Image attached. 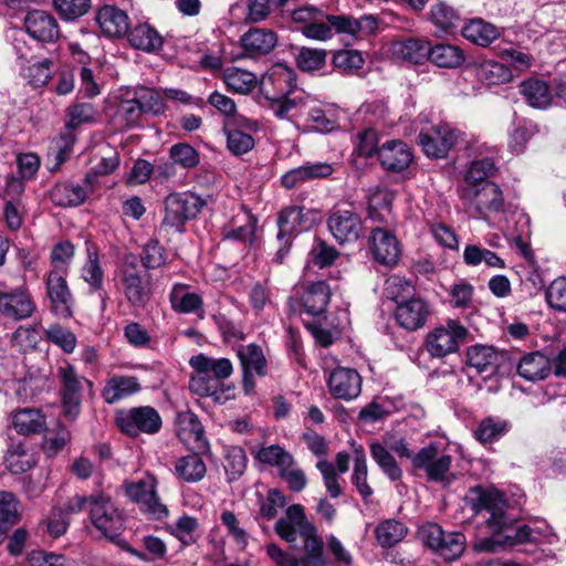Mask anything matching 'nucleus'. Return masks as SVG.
I'll use <instances>...</instances> for the list:
<instances>
[{"mask_svg":"<svg viewBox=\"0 0 566 566\" xmlns=\"http://www.w3.org/2000/svg\"><path fill=\"white\" fill-rule=\"evenodd\" d=\"M294 87V74L289 67L275 66L261 77L260 92L269 109L280 119H289L297 107L296 99L290 98Z\"/></svg>","mask_w":566,"mask_h":566,"instance_id":"4","label":"nucleus"},{"mask_svg":"<svg viewBox=\"0 0 566 566\" xmlns=\"http://www.w3.org/2000/svg\"><path fill=\"white\" fill-rule=\"evenodd\" d=\"M177 426L178 436L182 441L195 442L198 448L207 444L203 427L193 412H179L177 416Z\"/></svg>","mask_w":566,"mask_h":566,"instance_id":"39","label":"nucleus"},{"mask_svg":"<svg viewBox=\"0 0 566 566\" xmlns=\"http://www.w3.org/2000/svg\"><path fill=\"white\" fill-rule=\"evenodd\" d=\"M205 201L193 192H175L165 199V216L161 227L182 232L187 221L195 219Z\"/></svg>","mask_w":566,"mask_h":566,"instance_id":"7","label":"nucleus"},{"mask_svg":"<svg viewBox=\"0 0 566 566\" xmlns=\"http://www.w3.org/2000/svg\"><path fill=\"white\" fill-rule=\"evenodd\" d=\"M93 179L94 176L88 174L85 177L84 186L73 182L57 184L51 190V200L61 207L78 206L85 201L92 191Z\"/></svg>","mask_w":566,"mask_h":566,"instance_id":"29","label":"nucleus"},{"mask_svg":"<svg viewBox=\"0 0 566 566\" xmlns=\"http://www.w3.org/2000/svg\"><path fill=\"white\" fill-rule=\"evenodd\" d=\"M468 335L467 328L455 319L438 326L427 334L424 346L430 356L443 358L459 349L460 343Z\"/></svg>","mask_w":566,"mask_h":566,"instance_id":"11","label":"nucleus"},{"mask_svg":"<svg viewBox=\"0 0 566 566\" xmlns=\"http://www.w3.org/2000/svg\"><path fill=\"white\" fill-rule=\"evenodd\" d=\"M175 473L185 482L196 483L205 478L207 473V467L199 454L191 453L181 457L176 461Z\"/></svg>","mask_w":566,"mask_h":566,"instance_id":"42","label":"nucleus"},{"mask_svg":"<svg viewBox=\"0 0 566 566\" xmlns=\"http://www.w3.org/2000/svg\"><path fill=\"white\" fill-rule=\"evenodd\" d=\"M157 481L155 476L147 474L137 482L126 485L128 497L140 505V510L154 518L160 520L168 515L167 507L159 501L156 493Z\"/></svg>","mask_w":566,"mask_h":566,"instance_id":"17","label":"nucleus"},{"mask_svg":"<svg viewBox=\"0 0 566 566\" xmlns=\"http://www.w3.org/2000/svg\"><path fill=\"white\" fill-rule=\"evenodd\" d=\"M392 55L411 63H421L430 53V43L419 39L396 41L391 45Z\"/></svg>","mask_w":566,"mask_h":566,"instance_id":"36","label":"nucleus"},{"mask_svg":"<svg viewBox=\"0 0 566 566\" xmlns=\"http://www.w3.org/2000/svg\"><path fill=\"white\" fill-rule=\"evenodd\" d=\"M12 424L20 434L39 433L45 427V417L38 409L24 408L13 415Z\"/></svg>","mask_w":566,"mask_h":566,"instance_id":"45","label":"nucleus"},{"mask_svg":"<svg viewBox=\"0 0 566 566\" xmlns=\"http://www.w3.org/2000/svg\"><path fill=\"white\" fill-rule=\"evenodd\" d=\"M509 431V423L505 420L488 417L484 418L476 429L474 437L481 443L499 440Z\"/></svg>","mask_w":566,"mask_h":566,"instance_id":"52","label":"nucleus"},{"mask_svg":"<svg viewBox=\"0 0 566 566\" xmlns=\"http://www.w3.org/2000/svg\"><path fill=\"white\" fill-rule=\"evenodd\" d=\"M52 6L63 20L73 21L88 12L91 0H53Z\"/></svg>","mask_w":566,"mask_h":566,"instance_id":"56","label":"nucleus"},{"mask_svg":"<svg viewBox=\"0 0 566 566\" xmlns=\"http://www.w3.org/2000/svg\"><path fill=\"white\" fill-rule=\"evenodd\" d=\"M430 314V306L423 298L410 297L398 303L395 318L399 326L406 331L415 332L426 325Z\"/></svg>","mask_w":566,"mask_h":566,"instance_id":"20","label":"nucleus"},{"mask_svg":"<svg viewBox=\"0 0 566 566\" xmlns=\"http://www.w3.org/2000/svg\"><path fill=\"white\" fill-rule=\"evenodd\" d=\"M331 300V289L324 281H318L305 287L301 301L306 313L316 316L325 312Z\"/></svg>","mask_w":566,"mask_h":566,"instance_id":"32","label":"nucleus"},{"mask_svg":"<svg viewBox=\"0 0 566 566\" xmlns=\"http://www.w3.org/2000/svg\"><path fill=\"white\" fill-rule=\"evenodd\" d=\"M169 156L174 164L180 165L182 168H195L200 161L199 153L189 144L179 143L170 147Z\"/></svg>","mask_w":566,"mask_h":566,"instance_id":"63","label":"nucleus"},{"mask_svg":"<svg viewBox=\"0 0 566 566\" xmlns=\"http://www.w3.org/2000/svg\"><path fill=\"white\" fill-rule=\"evenodd\" d=\"M116 423L122 432L136 438L140 433L155 434L159 432L163 420L155 408L142 406L119 411L116 416Z\"/></svg>","mask_w":566,"mask_h":566,"instance_id":"10","label":"nucleus"},{"mask_svg":"<svg viewBox=\"0 0 566 566\" xmlns=\"http://www.w3.org/2000/svg\"><path fill=\"white\" fill-rule=\"evenodd\" d=\"M247 454L241 447L232 446L224 450V471L228 481H234L241 476L247 468Z\"/></svg>","mask_w":566,"mask_h":566,"instance_id":"54","label":"nucleus"},{"mask_svg":"<svg viewBox=\"0 0 566 566\" xmlns=\"http://www.w3.org/2000/svg\"><path fill=\"white\" fill-rule=\"evenodd\" d=\"M120 283L127 303L137 310L147 306L153 296V285L149 276L136 269L134 262H125L120 270Z\"/></svg>","mask_w":566,"mask_h":566,"instance_id":"14","label":"nucleus"},{"mask_svg":"<svg viewBox=\"0 0 566 566\" xmlns=\"http://www.w3.org/2000/svg\"><path fill=\"white\" fill-rule=\"evenodd\" d=\"M195 374L190 377L189 389L200 396H217L221 387V381L232 375L233 366L228 358H214L205 354L192 356L189 360Z\"/></svg>","mask_w":566,"mask_h":566,"instance_id":"5","label":"nucleus"},{"mask_svg":"<svg viewBox=\"0 0 566 566\" xmlns=\"http://www.w3.org/2000/svg\"><path fill=\"white\" fill-rule=\"evenodd\" d=\"M169 302L171 308L181 314L196 313L203 305L202 297L197 293L189 292L188 285L182 283H176L172 286L169 293Z\"/></svg>","mask_w":566,"mask_h":566,"instance_id":"35","label":"nucleus"},{"mask_svg":"<svg viewBox=\"0 0 566 566\" xmlns=\"http://www.w3.org/2000/svg\"><path fill=\"white\" fill-rule=\"evenodd\" d=\"M135 98L139 103L142 109L146 114L161 115L166 112L164 95L160 90L149 88L146 86L136 87L134 91Z\"/></svg>","mask_w":566,"mask_h":566,"instance_id":"48","label":"nucleus"},{"mask_svg":"<svg viewBox=\"0 0 566 566\" xmlns=\"http://www.w3.org/2000/svg\"><path fill=\"white\" fill-rule=\"evenodd\" d=\"M465 500L474 514H486V527L492 533L489 537L478 539L474 549L493 552L496 547L515 546L538 538V533L527 525L512 527L514 518L507 515L506 501L499 492L474 488Z\"/></svg>","mask_w":566,"mask_h":566,"instance_id":"1","label":"nucleus"},{"mask_svg":"<svg viewBox=\"0 0 566 566\" xmlns=\"http://www.w3.org/2000/svg\"><path fill=\"white\" fill-rule=\"evenodd\" d=\"M244 8L247 10L244 19L250 23L265 20L273 10L277 9L273 6V0H242V4L237 2L231 7V13L237 14Z\"/></svg>","mask_w":566,"mask_h":566,"instance_id":"50","label":"nucleus"},{"mask_svg":"<svg viewBox=\"0 0 566 566\" xmlns=\"http://www.w3.org/2000/svg\"><path fill=\"white\" fill-rule=\"evenodd\" d=\"M127 39L133 48L148 53L160 50L164 44L163 36L148 22H139L128 29Z\"/></svg>","mask_w":566,"mask_h":566,"instance_id":"31","label":"nucleus"},{"mask_svg":"<svg viewBox=\"0 0 566 566\" xmlns=\"http://www.w3.org/2000/svg\"><path fill=\"white\" fill-rule=\"evenodd\" d=\"M86 253L87 260L82 269V277L90 285L91 292H96L103 286L104 272L96 248L87 245Z\"/></svg>","mask_w":566,"mask_h":566,"instance_id":"49","label":"nucleus"},{"mask_svg":"<svg viewBox=\"0 0 566 566\" xmlns=\"http://www.w3.org/2000/svg\"><path fill=\"white\" fill-rule=\"evenodd\" d=\"M46 340L61 347L65 353H73L76 346V337L69 329L59 324H53L44 329Z\"/></svg>","mask_w":566,"mask_h":566,"instance_id":"62","label":"nucleus"},{"mask_svg":"<svg viewBox=\"0 0 566 566\" xmlns=\"http://www.w3.org/2000/svg\"><path fill=\"white\" fill-rule=\"evenodd\" d=\"M370 249L377 262L392 266L400 256L399 242L395 234L382 227L373 229L370 237Z\"/></svg>","mask_w":566,"mask_h":566,"instance_id":"24","label":"nucleus"},{"mask_svg":"<svg viewBox=\"0 0 566 566\" xmlns=\"http://www.w3.org/2000/svg\"><path fill=\"white\" fill-rule=\"evenodd\" d=\"M7 468L12 473H21L33 467L34 461L21 444L11 446L6 457Z\"/></svg>","mask_w":566,"mask_h":566,"instance_id":"61","label":"nucleus"},{"mask_svg":"<svg viewBox=\"0 0 566 566\" xmlns=\"http://www.w3.org/2000/svg\"><path fill=\"white\" fill-rule=\"evenodd\" d=\"M88 516L92 525L111 541H115L124 530L122 512L112 499L103 493L91 495Z\"/></svg>","mask_w":566,"mask_h":566,"instance_id":"8","label":"nucleus"},{"mask_svg":"<svg viewBox=\"0 0 566 566\" xmlns=\"http://www.w3.org/2000/svg\"><path fill=\"white\" fill-rule=\"evenodd\" d=\"M241 46L245 56L259 57L269 54L277 44V35L269 29H250L241 36Z\"/></svg>","mask_w":566,"mask_h":566,"instance_id":"26","label":"nucleus"},{"mask_svg":"<svg viewBox=\"0 0 566 566\" xmlns=\"http://www.w3.org/2000/svg\"><path fill=\"white\" fill-rule=\"evenodd\" d=\"M408 534V527L395 518L384 520L375 527L377 543L384 548H390L400 543Z\"/></svg>","mask_w":566,"mask_h":566,"instance_id":"41","label":"nucleus"},{"mask_svg":"<svg viewBox=\"0 0 566 566\" xmlns=\"http://www.w3.org/2000/svg\"><path fill=\"white\" fill-rule=\"evenodd\" d=\"M222 81L228 90L243 95L252 92L258 84L254 73L235 66L227 67L223 71Z\"/></svg>","mask_w":566,"mask_h":566,"instance_id":"40","label":"nucleus"},{"mask_svg":"<svg viewBox=\"0 0 566 566\" xmlns=\"http://www.w3.org/2000/svg\"><path fill=\"white\" fill-rule=\"evenodd\" d=\"M292 21L301 24V33L314 41H328L335 34L358 40L376 32L378 23L373 15L358 19L345 14H329L313 6L301 7L292 11Z\"/></svg>","mask_w":566,"mask_h":566,"instance_id":"2","label":"nucleus"},{"mask_svg":"<svg viewBox=\"0 0 566 566\" xmlns=\"http://www.w3.org/2000/svg\"><path fill=\"white\" fill-rule=\"evenodd\" d=\"M520 92L532 107L545 109L552 104L553 95L544 81L536 78L523 81Z\"/></svg>","mask_w":566,"mask_h":566,"instance_id":"38","label":"nucleus"},{"mask_svg":"<svg viewBox=\"0 0 566 566\" xmlns=\"http://www.w3.org/2000/svg\"><path fill=\"white\" fill-rule=\"evenodd\" d=\"M394 193L384 187H374L368 191L367 218L375 223L389 224L394 220L391 205Z\"/></svg>","mask_w":566,"mask_h":566,"instance_id":"27","label":"nucleus"},{"mask_svg":"<svg viewBox=\"0 0 566 566\" xmlns=\"http://www.w3.org/2000/svg\"><path fill=\"white\" fill-rule=\"evenodd\" d=\"M293 455L279 444L262 447L255 453V459L259 462L276 467L279 471L290 464Z\"/></svg>","mask_w":566,"mask_h":566,"instance_id":"57","label":"nucleus"},{"mask_svg":"<svg viewBox=\"0 0 566 566\" xmlns=\"http://www.w3.org/2000/svg\"><path fill=\"white\" fill-rule=\"evenodd\" d=\"M430 20L443 31H451L460 23L459 13L444 2H439L431 8Z\"/></svg>","mask_w":566,"mask_h":566,"instance_id":"55","label":"nucleus"},{"mask_svg":"<svg viewBox=\"0 0 566 566\" xmlns=\"http://www.w3.org/2000/svg\"><path fill=\"white\" fill-rule=\"evenodd\" d=\"M453 457L437 442L422 447L412 457V468L417 473H422L427 481L450 484L454 475L451 472Z\"/></svg>","mask_w":566,"mask_h":566,"instance_id":"6","label":"nucleus"},{"mask_svg":"<svg viewBox=\"0 0 566 566\" xmlns=\"http://www.w3.org/2000/svg\"><path fill=\"white\" fill-rule=\"evenodd\" d=\"M478 75L488 85H501L510 82L512 71L506 65L495 61H484L478 69Z\"/></svg>","mask_w":566,"mask_h":566,"instance_id":"51","label":"nucleus"},{"mask_svg":"<svg viewBox=\"0 0 566 566\" xmlns=\"http://www.w3.org/2000/svg\"><path fill=\"white\" fill-rule=\"evenodd\" d=\"M421 541L437 552L446 560L452 562L459 558L465 548V536L461 532H444L436 523H428L420 527Z\"/></svg>","mask_w":566,"mask_h":566,"instance_id":"9","label":"nucleus"},{"mask_svg":"<svg viewBox=\"0 0 566 566\" xmlns=\"http://www.w3.org/2000/svg\"><path fill=\"white\" fill-rule=\"evenodd\" d=\"M242 371L253 373L256 376L263 377L268 370L266 359L264 354L255 344H249L247 346H239L237 349Z\"/></svg>","mask_w":566,"mask_h":566,"instance_id":"43","label":"nucleus"},{"mask_svg":"<svg viewBox=\"0 0 566 566\" xmlns=\"http://www.w3.org/2000/svg\"><path fill=\"white\" fill-rule=\"evenodd\" d=\"M413 290V285L407 279L399 275H391L385 281V295L397 304L400 301L409 300L408 297L412 294Z\"/></svg>","mask_w":566,"mask_h":566,"instance_id":"59","label":"nucleus"},{"mask_svg":"<svg viewBox=\"0 0 566 566\" xmlns=\"http://www.w3.org/2000/svg\"><path fill=\"white\" fill-rule=\"evenodd\" d=\"M368 467L363 447L354 449V470L352 474V483L357 489L359 495L367 503L373 495V489L367 482Z\"/></svg>","mask_w":566,"mask_h":566,"instance_id":"46","label":"nucleus"},{"mask_svg":"<svg viewBox=\"0 0 566 566\" xmlns=\"http://www.w3.org/2000/svg\"><path fill=\"white\" fill-rule=\"evenodd\" d=\"M549 371L551 360L539 352L523 356L517 365L518 375L531 381L544 379Z\"/></svg>","mask_w":566,"mask_h":566,"instance_id":"34","label":"nucleus"},{"mask_svg":"<svg viewBox=\"0 0 566 566\" xmlns=\"http://www.w3.org/2000/svg\"><path fill=\"white\" fill-rule=\"evenodd\" d=\"M65 276L60 270H51L45 281L50 310L60 318H70L73 315L74 301Z\"/></svg>","mask_w":566,"mask_h":566,"instance_id":"18","label":"nucleus"},{"mask_svg":"<svg viewBox=\"0 0 566 566\" xmlns=\"http://www.w3.org/2000/svg\"><path fill=\"white\" fill-rule=\"evenodd\" d=\"M377 154L382 167L390 171H402L412 161L411 149L401 140L384 143Z\"/></svg>","mask_w":566,"mask_h":566,"instance_id":"28","label":"nucleus"},{"mask_svg":"<svg viewBox=\"0 0 566 566\" xmlns=\"http://www.w3.org/2000/svg\"><path fill=\"white\" fill-rule=\"evenodd\" d=\"M140 390V384L133 376H114L105 385L102 396L107 403H115Z\"/></svg>","mask_w":566,"mask_h":566,"instance_id":"33","label":"nucleus"},{"mask_svg":"<svg viewBox=\"0 0 566 566\" xmlns=\"http://www.w3.org/2000/svg\"><path fill=\"white\" fill-rule=\"evenodd\" d=\"M361 376L349 367H336L327 377V387L331 395L340 400L356 399L361 391Z\"/></svg>","mask_w":566,"mask_h":566,"instance_id":"19","label":"nucleus"},{"mask_svg":"<svg viewBox=\"0 0 566 566\" xmlns=\"http://www.w3.org/2000/svg\"><path fill=\"white\" fill-rule=\"evenodd\" d=\"M494 161L490 158H482L471 163L465 174V187L481 186L484 179L493 174Z\"/></svg>","mask_w":566,"mask_h":566,"instance_id":"60","label":"nucleus"},{"mask_svg":"<svg viewBox=\"0 0 566 566\" xmlns=\"http://www.w3.org/2000/svg\"><path fill=\"white\" fill-rule=\"evenodd\" d=\"M427 59L439 67L455 69L463 64L465 55L458 45L438 43L433 46L430 45Z\"/></svg>","mask_w":566,"mask_h":566,"instance_id":"37","label":"nucleus"},{"mask_svg":"<svg viewBox=\"0 0 566 566\" xmlns=\"http://www.w3.org/2000/svg\"><path fill=\"white\" fill-rule=\"evenodd\" d=\"M370 454L385 475L391 481H399L402 476V470L396 459L384 443L374 442L370 444Z\"/></svg>","mask_w":566,"mask_h":566,"instance_id":"47","label":"nucleus"},{"mask_svg":"<svg viewBox=\"0 0 566 566\" xmlns=\"http://www.w3.org/2000/svg\"><path fill=\"white\" fill-rule=\"evenodd\" d=\"M314 222L313 212L303 207H289L283 209L277 218L279 241L290 242L295 233L305 231Z\"/></svg>","mask_w":566,"mask_h":566,"instance_id":"23","label":"nucleus"},{"mask_svg":"<svg viewBox=\"0 0 566 566\" xmlns=\"http://www.w3.org/2000/svg\"><path fill=\"white\" fill-rule=\"evenodd\" d=\"M35 310L24 289L0 292V313L8 318L20 321L30 317Z\"/></svg>","mask_w":566,"mask_h":566,"instance_id":"25","label":"nucleus"},{"mask_svg":"<svg viewBox=\"0 0 566 566\" xmlns=\"http://www.w3.org/2000/svg\"><path fill=\"white\" fill-rule=\"evenodd\" d=\"M24 29L32 39L41 43H54L61 33L56 19L44 10L28 12L24 18Z\"/></svg>","mask_w":566,"mask_h":566,"instance_id":"21","label":"nucleus"},{"mask_svg":"<svg viewBox=\"0 0 566 566\" xmlns=\"http://www.w3.org/2000/svg\"><path fill=\"white\" fill-rule=\"evenodd\" d=\"M506 360L507 354L495 349L493 346L473 345L467 350V363L478 374L492 376L499 373Z\"/></svg>","mask_w":566,"mask_h":566,"instance_id":"22","label":"nucleus"},{"mask_svg":"<svg viewBox=\"0 0 566 566\" xmlns=\"http://www.w3.org/2000/svg\"><path fill=\"white\" fill-rule=\"evenodd\" d=\"M327 51L302 46L295 56L296 66L303 72L322 70L326 64Z\"/></svg>","mask_w":566,"mask_h":566,"instance_id":"53","label":"nucleus"},{"mask_svg":"<svg viewBox=\"0 0 566 566\" xmlns=\"http://www.w3.org/2000/svg\"><path fill=\"white\" fill-rule=\"evenodd\" d=\"M462 35L472 43L488 46L499 38L500 33L492 23L482 19H474L462 28Z\"/></svg>","mask_w":566,"mask_h":566,"instance_id":"44","label":"nucleus"},{"mask_svg":"<svg viewBox=\"0 0 566 566\" xmlns=\"http://www.w3.org/2000/svg\"><path fill=\"white\" fill-rule=\"evenodd\" d=\"M96 22L102 32L109 38H119L128 32V15L115 6H103L96 13Z\"/></svg>","mask_w":566,"mask_h":566,"instance_id":"30","label":"nucleus"},{"mask_svg":"<svg viewBox=\"0 0 566 566\" xmlns=\"http://www.w3.org/2000/svg\"><path fill=\"white\" fill-rule=\"evenodd\" d=\"M460 130L448 123H440L422 129L418 144L428 157L444 158L460 138Z\"/></svg>","mask_w":566,"mask_h":566,"instance_id":"13","label":"nucleus"},{"mask_svg":"<svg viewBox=\"0 0 566 566\" xmlns=\"http://www.w3.org/2000/svg\"><path fill=\"white\" fill-rule=\"evenodd\" d=\"M57 375L61 382L60 395L63 412L65 417L74 420L81 411L83 385L86 384L92 387V382L80 376L69 363L59 367Z\"/></svg>","mask_w":566,"mask_h":566,"instance_id":"12","label":"nucleus"},{"mask_svg":"<svg viewBox=\"0 0 566 566\" xmlns=\"http://www.w3.org/2000/svg\"><path fill=\"white\" fill-rule=\"evenodd\" d=\"M274 530L276 534L295 546L298 537L303 541L306 559L304 566H327L323 554V541L317 535V530L305 515L304 507L293 504L287 507L285 516L276 521Z\"/></svg>","mask_w":566,"mask_h":566,"instance_id":"3","label":"nucleus"},{"mask_svg":"<svg viewBox=\"0 0 566 566\" xmlns=\"http://www.w3.org/2000/svg\"><path fill=\"white\" fill-rule=\"evenodd\" d=\"M460 197L473 205L483 216L501 213L505 211L503 195L497 185L484 182L481 186L463 187Z\"/></svg>","mask_w":566,"mask_h":566,"instance_id":"16","label":"nucleus"},{"mask_svg":"<svg viewBox=\"0 0 566 566\" xmlns=\"http://www.w3.org/2000/svg\"><path fill=\"white\" fill-rule=\"evenodd\" d=\"M167 254L158 240H149L142 250L140 262L146 270H156L166 264Z\"/></svg>","mask_w":566,"mask_h":566,"instance_id":"58","label":"nucleus"},{"mask_svg":"<svg viewBox=\"0 0 566 566\" xmlns=\"http://www.w3.org/2000/svg\"><path fill=\"white\" fill-rule=\"evenodd\" d=\"M545 300L554 311L566 313V276L557 277L548 285Z\"/></svg>","mask_w":566,"mask_h":566,"instance_id":"64","label":"nucleus"},{"mask_svg":"<svg viewBox=\"0 0 566 566\" xmlns=\"http://www.w3.org/2000/svg\"><path fill=\"white\" fill-rule=\"evenodd\" d=\"M328 231L338 244H353L364 235L360 216L350 209H335L327 219Z\"/></svg>","mask_w":566,"mask_h":566,"instance_id":"15","label":"nucleus"}]
</instances>
